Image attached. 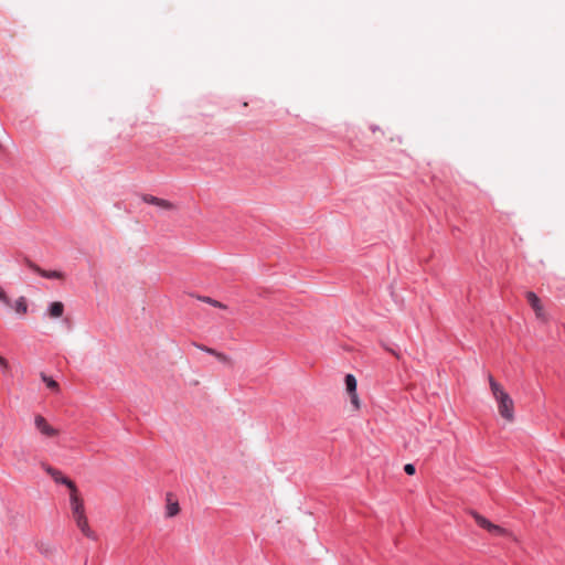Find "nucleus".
I'll list each match as a JSON object with an SVG mask.
<instances>
[{
	"mask_svg": "<svg viewBox=\"0 0 565 565\" xmlns=\"http://www.w3.org/2000/svg\"><path fill=\"white\" fill-rule=\"evenodd\" d=\"M0 301L6 306H12L11 300L9 299L6 291L0 287Z\"/></svg>",
	"mask_w": 565,
	"mask_h": 565,
	"instance_id": "obj_17",
	"label": "nucleus"
},
{
	"mask_svg": "<svg viewBox=\"0 0 565 565\" xmlns=\"http://www.w3.org/2000/svg\"><path fill=\"white\" fill-rule=\"evenodd\" d=\"M25 265L32 271L36 273L38 275H40L43 278H47V279H63L64 278V274L62 271L42 269L40 266H38L35 263H33L30 259H25Z\"/></svg>",
	"mask_w": 565,
	"mask_h": 565,
	"instance_id": "obj_6",
	"label": "nucleus"
},
{
	"mask_svg": "<svg viewBox=\"0 0 565 565\" xmlns=\"http://www.w3.org/2000/svg\"><path fill=\"white\" fill-rule=\"evenodd\" d=\"M43 469L45 470L46 473H49L52 477V479L56 483L66 486L70 489V493L78 490L75 482L73 480H71L70 478L65 477L62 473V471H60L46 463L43 465Z\"/></svg>",
	"mask_w": 565,
	"mask_h": 565,
	"instance_id": "obj_3",
	"label": "nucleus"
},
{
	"mask_svg": "<svg viewBox=\"0 0 565 565\" xmlns=\"http://www.w3.org/2000/svg\"><path fill=\"white\" fill-rule=\"evenodd\" d=\"M70 505H71L73 519H76V518H79V515L86 514L84 501L81 498L78 490L70 493Z\"/></svg>",
	"mask_w": 565,
	"mask_h": 565,
	"instance_id": "obj_5",
	"label": "nucleus"
},
{
	"mask_svg": "<svg viewBox=\"0 0 565 565\" xmlns=\"http://www.w3.org/2000/svg\"><path fill=\"white\" fill-rule=\"evenodd\" d=\"M345 387L348 393H355L356 392V379L353 374H347L344 379Z\"/></svg>",
	"mask_w": 565,
	"mask_h": 565,
	"instance_id": "obj_14",
	"label": "nucleus"
},
{
	"mask_svg": "<svg viewBox=\"0 0 565 565\" xmlns=\"http://www.w3.org/2000/svg\"><path fill=\"white\" fill-rule=\"evenodd\" d=\"M525 297H526L527 302L530 303V306L534 310L535 316L539 319H544L543 306H542L541 300L537 297V295L535 292H533V291H527L525 294Z\"/></svg>",
	"mask_w": 565,
	"mask_h": 565,
	"instance_id": "obj_7",
	"label": "nucleus"
},
{
	"mask_svg": "<svg viewBox=\"0 0 565 565\" xmlns=\"http://www.w3.org/2000/svg\"><path fill=\"white\" fill-rule=\"evenodd\" d=\"M74 521L83 535L94 541L97 540L96 533L89 527L86 514L79 515V518L74 519Z\"/></svg>",
	"mask_w": 565,
	"mask_h": 565,
	"instance_id": "obj_8",
	"label": "nucleus"
},
{
	"mask_svg": "<svg viewBox=\"0 0 565 565\" xmlns=\"http://www.w3.org/2000/svg\"><path fill=\"white\" fill-rule=\"evenodd\" d=\"M195 347H196L198 349H200L201 351L206 352V353H209V354H211V355H213V356L216 354V350H215V349H212V348L205 347V345H203V344H195Z\"/></svg>",
	"mask_w": 565,
	"mask_h": 565,
	"instance_id": "obj_19",
	"label": "nucleus"
},
{
	"mask_svg": "<svg viewBox=\"0 0 565 565\" xmlns=\"http://www.w3.org/2000/svg\"><path fill=\"white\" fill-rule=\"evenodd\" d=\"M0 366H1L3 370H7V369L9 367V363H8V361H7L4 358H2V356H0Z\"/></svg>",
	"mask_w": 565,
	"mask_h": 565,
	"instance_id": "obj_21",
	"label": "nucleus"
},
{
	"mask_svg": "<svg viewBox=\"0 0 565 565\" xmlns=\"http://www.w3.org/2000/svg\"><path fill=\"white\" fill-rule=\"evenodd\" d=\"M34 427L42 436L46 438H53L58 435V429L50 425L46 418L40 414L34 416Z\"/></svg>",
	"mask_w": 565,
	"mask_h": 565,
	"instance_id": "obj_4",
	"label": "nucleus"
},
{
	"mask_svg": "<svg viewBox=\"0 0 565 565\" xmlns=\"http://www.w3.org/2000/svg\"><path fill=\"white\" fill-rule=\"evenodd\" d=\"M142 201L148 203V204L156 205V206H158L160 209H163V210H172L174 207V205L170 201L157 198V196L151 195V194H143L142 195Z\"/></svg>",
	"mask_w": 565,
	"mask_h": 565,
	"instance_id": "obj_9",
	"label": "nucleus"
},
{
	"mask_svg": "<svg viewBox=\"0 0 565 565\" xmlns=\"http://www.w3.org/2000/svg\"><path fill=\"white\" fill-rule=\"evenodd\" d=\"M13 308H14L17 313L25 315L28 312V302H26L25 297H23V296L19 297L15 300V302L13 305Z\"/></svg>",
	"mask_w": 565,
	"mask_h": 565,
	"instance_id": "obj_12",
	"label": "nucleus"
},
{
	"mask_svg": "<svg viewBox=\"0 0 565 565\" xmlns=\"http://www.w3.org/2000/svg\"><path fill=\"white\" fill-rule=\"evenodd\" d=\"M63 312H64V305L60 301L50 303V306L47 308V313L52 318H60V317H62Z\"/></svg>",
	"mask_w": 565,
	"mask_h": 565,
	"instance_id": "obj_11",
	"label": "nucleus"
},
{
	"mask_svg": "<svg viewBox=\"0 0 565 565\" xmlns=\"http://www.w3.org/2000/svg\"><path fill=\"white\" fill-rule=\"evenodd\" d=\"M166 516L173 518L180 512V505L177 500H173V495L171 493H167L166 497Z\"/></svg>",
	"mask_w": 565,
	"mask_h": 565,
	"instance_id": "obj_10",
	"label": "nucleus"
},
{
	"mask_svg": "<svg viewBox=\"0 0 565 565\" xmlns=\"http://www.w3.org/2000/svg\"><path fill=\"white\" fill-rule=\"evenodd\" d=\"M349 395H350V399H351V403L354 406V408L359 409L360 408V399H359L356 392L350 393Z\"/></svg>",
	"mask_w": 565,
	"mask_h": 565,
	"instance_id": "obj_18",
	"label": "nucleus"
},
{
	"mask_svg": "<svg viewBox=\"0 0 565 565\" xmlns=\"http://www.w3.org/2000/svg\"><path fill=\"white\" fill-rule=\"evenodd\" d=\"M40 376H41V380L46 384L47 388H50L54 393H58L60 392V385H58V383L54 379L47 376L43 372L41 373Z\"/></svg>",
	"mask_w": 565,
	"mask_h": 565,
	"instance_id": "obj_13",
	"label": "nucleus"
},
{
	"mask_svg": "<svg viewBox=\"0 0 565 565\" xmlns=\"http://www.w3.org/2000/svg\"><path fill=\"white\" fill-rule=\"evenodd\" d=\"M214 356H215L220 362H222V363H224V364H227V365H230V366H232V365H233V361H232V359H231L228 355H226V354H224V353H222V352L216 351V354H215Z\"/></svg>",
	"mask_w": 565,
	"mask_h": 565,
	"instance_id": "obj_16",
	"label": "nucleus"
},
{
	"mask_svg": "<svg viewBox=\"0 0 565 565\" xmlns=\"http://www.w3.org/2000/svg\"><path fill=\"white\" fill-rule=\"evenodd\" d=\"M404 471L409 475V476H413L415 472H416V468L413 463H406L404 466Z\"/></svg>",
	"mask_w": 565,
	"mask_h": 565,
	"instance_id": "obj_20",
	"label": "nucleus"
},
{
	"mask_svg": "<svg viewBox=\"0 0 565 565\" xmlns=\"http://www.w3.org/2000/svg\"><path fill=\"white\" fill-rule=\"evenodd\" d=\"M488 379L491 392L498 403L500 415L508 422H512L514 419V404L512 398L492 375H489Z\"/></svg>",
	"mask_w": 565,
	"mask_h": 565,
	"instance_id": "obj_1",
	"label": "nucleus"
},
{
	"mask_svg": "<svg viewBox=\"0 0 565 565\" xmlns=\"http://www.w3.org/2000/svg\"><path fill=\"white\" fill-rule=\"evenodd\" d=\"M471 515L476 523L478 524V526L486 530L493 536H508L510 534V532L507 529L492 523L487 518H484L483 515L479 514L476 511H472Z\"/></svg>",
	"mask_w": 565,
	"mask_h": 565,
	"instance_id": "obj_2",
	"label": "nucleus"
},
{
	"mask_svg": "<svg viewBox=\"0 0 565 565\" xmlns=\"http://www.w3.org/2000/svg\"><path fill=\"white\" fill-rule=\"evenodd\" d=\"M392 353L395 355V358H399V355L396 352L392 351Z\"/></svg>",
	"mask_w": 565,
	"mask_h": 565,
	"instance_id": "obj_22",
	"label": "nucleus"
},
{
	"mask_svg": "<svg viewBox=\"0 0 565 565\" xmlns=\"http://www.w3.org/2000/svg\"><path fill=\"white\" fill-rule=\"evenodd\" d=\"M200 300L211 305L212 307H215V308H220V309H226V305L222 303L221 301L218 300H215L211 297H200L199 298Z\"/></svg>",
	"mask_w": 565,
	"mask_h": 565,
	"instance_id": "obj_15",
	"label": "nucleus"
}]
</instances>
